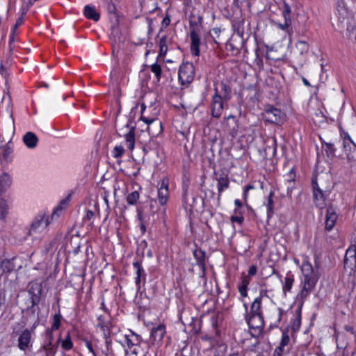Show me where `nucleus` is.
I'll list each match as a JSON object with an SVG mask.
<instances>
[{
  "mask_svg": "<svg viewBox=\"0 0 356 356\" xmlns=\"http://www.w3.org/2000/svg\"><path fill=\"white\" fill-rule=\"evenodd\" d=\"M302 279L301 281V291L297 296V298L300 301V305L297 311L298 321L300 323L301 308L305 300L315 289L316 284L319 279L318 271L315 270L312 264L308 260H304L301 266Z\"/></svg>",
  "mask_w": 356,
  "mask_h": 356,
  "instance_id": "f257e3e1",
  "label": "nucleus"
},
{
  "mask_svg": "<svg viewBox=\"0 0 356 356\" xmlns=\"http://www.w3.org/2000/svg\"><path fill=\"white\" fill-rule=\"evenodd\" d=\"M314 203L318 208L322 209L326 206V199L332 190L330 183L325 184L322 178H313L312 181Z\"/></svg>",
  "mask_w": 356,
  "mask_h": 356,
  "instance_id": "f03ea898",
  "label": "nucleus"
},
{
  "mask_svg": "<svg viewBox=\"0 0 356 356\" xmlns=\"http://www.w3.org/2000/svg\"><path fill=\"white\" fill-rule=\"evenodd\" d=\"M243 306L245 309V319L251 330V334L252 337H257L261 333L264 326V316L248 314V305L244 303Z\"/></svg>",
  "mask_w": 356,
  "mask_h": 356,
  "instance_id": "7ed1b4c3",
  "label": "nucleus"
},
{
  "mask_svg": "<svg viewBox=\"0 0 356 356\" xmlns=\"http://www.w3.org/2000/svg\"><path fill=\"white\" fill-rule=\"evenodd\" d=\"M195 67L191 62H184L179 69L178 77L182 86H188L194 80Z\"/></svg>",
  "mask_w": 356,
  "mask_h": 356,
  "instance_id": "20e7f679",
  "label": "nucleus"
},
{
  "mask_svg": "<svg viewBox=\"0 0 356 356\" xmlns=\"http://www.w3.org/2000/svg\"><path fill=\"white\" fill-rule=\"evenodd\" d=\"M227 102L224 101L222 96L219 94L218 88H216L211 104V115L213 118H219L221 116L224 108L227 107L225 104Z\"/></svg>",
  "mask_w": 356,
  "mask_h": 356,
  "instance_id": "39448f33",
  "label": "nucleus"
},
{
  "mask_svg": "<svg viewBox=\"0 0 356 356\" xmlns=\"http://www.w3.org/2000/svg\"><path fill=\"white\" fill-rule=\"evenodd\" d=\"M263 118L265 121L276 124H280L284 122V114L281 110L270 106L265 109L263 113Z\"/></svg>",
  "mask_w": 356,
  "mask_h": 356,
  "instance_id": "423d86ee",
  "label": "nucleus"
},
{
  "mask_svg": "<svg viewBox=\"0 0 356 356\" xmlns=\"http://www.w3.org/2000/svg\"><path fill=\"white\" fill-rule=\"evenodd\" d=\"M50 223L48 217L45 213H40L33 220L29 234L32 235L36 233H42Z\"/></svg>",
  "mask_w": 356,
  "mask_h": 356,
  "instance_id": "0eeeda50",
  "label": "nucleus"
},
{
  "mask_svg": "<svg viewBox=\"0 0 356 356\" xmlns=\"http://www.w3.org/2000/svg\"><path fill=\"white\" fill-rule=\"evenodd\" d=\"M214 179L217 181L218 199L220 198L222 193L229 187V179L227 172L219 170L214 171Z\"/></svg>",
  "mask_w": 356,
  "mask_h": 356,
  "instance_id": "6e6552de",
  "label": "nucleus"
},
{
  "mask_svg": "<svg viewBox=\"0 0 356 356\" xmlns=\"http://www.w3.org/2000/svg\"><path fill=\"white\" fill-rule=\"evenodd\" d=\"M343 149L349 161H356V145L348 134L343 137Z\"/></svg>",
  "mask_w": 356,
  "mask_h": 356,
  "instance_id": "1a4fd4ad",
  "label": "nucleus"
},
{
  "mask_svg": "<svg viewBox=\"0 0 356 356\" xmlns=\"http://www.w3.org/2000/svg\"><path fill=\"white\" fill-rule=\"evenodd\" d=\"M190 38L191 40V52L194 56H200V37L197 30L193 27L190 31Z\"/></svg>",
  "mask_w": 356,
  "mask_h": 356,
  "instance_id": "9d476101",
  "label": "nucleus"
},
{
  "mask_svg": "<svg viewBox=\"0 0 356 356\" xmlns=\"http://www.w3.org/2000/svg\"><path fill=\"white\" fill-rule=\"evenodd\" d=\"M344 266L353 269L356 268V245H350L346 252Z\"/></svg>",
  "mask_w": 356,
  "mask_h": 356,
  "instance_id": "9b49d317",
  "label": "nucleus"
},
{
  "mask_svg": "<svg viewBox=\"0 0 356 356\" xmlns=\"http://www.w3.org/2000/svg\"><path fill=\"white\" fill-rule=\"evenodd\" d=\"M168 179H163L158 188V200L161 205H165L168 200Z\"/></svg>",
  "mask_w": 356,
  "mask_h": 356,
  "instance_id": "f8f14e48",
  "label": "nucleus"
},
{
  "mask_svg": "<svg viewBox=\"0 0 356 356\" xmlns=\"http://www.w3.org/2000/svg\"><path fill=\"white\" fill-rule=\"evenodd\" d=\"M29 296L28 301L30 303V305H29L25 309V311L31 315H34L35 312V307L38 305L40 300V289L38 291V294H35L33 293L31 291H29ZM24 310H22V312H24Z\"/></svg>",
  "mask_w": 356,
  "mask_h": 356,
  "instance_id": "ddd939ff",
  "label": "nucleus"
},
{
  "mask_svg": "<svg viewBox=\"0 0 356 356\" xmlns=\"http://www.w3.org/2000/svg\"><path fill=\"white\" fill-rule=\"evenodd\" d=\"M142 341V338L140 335L136 334L132 330H129L127 334L124 335V344L127 348H131L134 346H139Z\"/></svg>",
  "mask_w": 356,
  "mask_h": 356,
  "instance_id": "4468645a",
  "label": "nucleus"
},
{
  "mask_svg": "<svg viewBox=\"0 0 356 356\" xmlns=\"http://www.w3.org/2000/svg\"><path fill=\"white\" fill-rule=\"evenodd\" d=\"M337 214L335 209L330 206L327 209L326 218H325V229L330 231L335 225Z\"/></svg>",
  "mask_w": 356,
  "mask_h": 356,
  "instance_id": "2eb2a0df",
  "label": "nucleus"
},
{
  "mask_svg": "<svg viewBox=\"0 0 356 356\" xmlns=\"http://www.w3.org/2000/svg\"><path fill=\"white\" fill-rule=\"evenodd\" d=\"M31 339V331L26 329L20 334L18 339V348L25 350L30 345Z\"/></svg>",
  "mask_w": 356,
  "mask_h": 356,
  "instance_id": "dca6fc26",
  "label": "nucleus"
},
{
  "mask_svg": "<svg viewBox=\"0 0 356 356\" xmlns=\"http://www.w3.org/2000/svg\"><path fill=\"white\" fill-rule=\"evenodd\" d=\"M129 129L128 132L124 134V138L127 148L132 151L135 147V127L129 124L126 125Z\"/></svg>",
  "mask_w": 356,
  "mask_h": 356,
  "instance_id": "f3484780",
  "label": "nucleus"
},
{
  "mask_svg": "<svg viewBox=\"0 0 356 356\" xmlns=\"http://www.w3.org/2000/svg\"><path fill=\"white\" fill-rule=\"evenodd\" d=\"M165 334V327L163 324H159L152 329L151 339L156 342H160Z\"/></svg>",
  "mask_w": 356,
  "mask_h": 356,
  "instance_id": "a211bd4d",
  "label": "nucleus"
},
{
  "mask_svg": "<svg viewBox=\"0 0 356 356\" xmlns=\"http://www.w3.org/2000/svg\"><path fill=\"white\" fill-rule=\"evenodd\" d=\"M12 153H13V144L9 140L6 145L3 147L2 152L0 154V162L3 163H8L12 160Z\"/></svg>",
  "mask_w": 356,
  "mask_h": 356,
  "instance_id": "6ab92c4d",
  "label": "nucleus"
},
{
  "mask_svg": "<svg viewBox=\"0 0 356 356\" xmlns=\"http://www.w3.org/2000/svg\"><path fill=\"white\" fill-rule=\"evenodd\" d=\"M97 327L100 328L103 335H108V332L111 331V322L104 315H99L97 318Z\"/></svg>",
  "mask_w": 356,
  "mask_h": 356,
  "instance_id": "aec40b11",
  "label": "nucleus"
},
{
  "mask_svg": "<svg viewBox=\"0 0 356 356\" xmlns=\"http://www.w3.org/2000/svg\"><path fill=\"white\" fill-rule=\"evenodd\" d=\"M263 297L259 296L257 297L250 305V310L248 314L249 315H263L261 309Z\"/></svg>",
  "mask_w": 356,
  "mask_h": 356,
  "instance_id": "412c9836",
  "label": "nucleus"
},
{
  "mask_svg": "<svg viewBox=\"0 0 356 356\" xmlns=\"http://www.w3.org/2000/svg\"><path fill=\"white\" fill-rule=\"evenodd\" d=\"M23 142L28 148L33 149L37 146L38 138L34 133L29 131L24 135Z\"/></svg>",
  "mask_w": 356,
  "mask_h": 356,
  "instance_id": "4be33fe9",
  "label": "nucleus"
},
{
  "mask_svg": "<svg viewBox=\"0 0 356 356\" xmlns=\"http://www.w3.org/2000/svg\"><path fill=\"white\" fill-rule=\"evenodd\" d=\"M338 16H337V26L338 29H343L345 26V24H347L348 21V12L346 8L343 7H341L337 10Z\"/></svg>",
  "mask_w": 356,
  "mask_h": 356,
  "instance_id": "5701e85b",
  "label": "nucleus"
},
{
  "mask_svg": "<svg viewBox=\"0 0 356 356\" xmlns=\"http://www.w3.org/2000/svg\"><path fill=\"white\" fill-rule=\"evenodd\" d=\"M193 255L197 261V264H198L203 271L205 270L206 266V255L205 252L201 249H195L193 251Z\"/></svg>",
  "mask_w": 356,
  "mask_h": 356,
  "instance_id": "b1692460",
  "label": "nucleus"
},
{
  "mask_svg": "<svg viewBox=\"0 0 356 356\" xmlns=\"http://www.w3.org/2000/svg\"><path fill=\"white\" fill-rule=\"evenodd\" d=\"M10 206L7 200L0 199V220L5 222L9 214Z\"/></svg>",
  "mask_w": 356,
  "mask_h": 356,
  "instance_id": "393cba45",
  "label": "nucleus"
},
{
  "mask_svg": "<svg viewBox=\"0 0 356 356\" xmlns=\"http://www.w3.org/2000/svg\"><path fill=\"white\" fill-rule=\"evenodd\" d=\"M84 15L90 19L97 22L99 19L100 15L94 6H86L84 8Z\"/></svg>",
  "mask_w": 356,
  "mask_h": 356,
  "instance_id": "a878e982",
  "label": "nucleus"
},
{
  "mask_svg": "<svg viewBox=\"0 0 356 356\" xmlns=\"http://www.w3.org/2000/svg\"><path fill=\"white\" fill-rule=\"evenodd\" d=\"M294 282V277L293 275L291 273V271L288 272L286 273V275L284 278V282L283 284V292L284 294H286V292L291 291V289L293 286Z\"/></svg>",
  "mask_w": 356,
  "mask_h": 356,
  "instance_id": "bb28decb",
  "label": "nucleus"
},
{
  "mask_svg": "<svg viewBox=\"0 0 356 356\" xmlns=\"http://www.w3.org/2000/svg\"><path fill=\"white\" fill-rule=\"evenodd\" d=\"M11 184V179L7 173L0 175V195L4 192Z\"/></svg>",
  "mask_w": 356,
  "mask_h": 356,
  "instance_id": "cd10ccee",
  "label": "nucleus"
},
{
  "mask_svg": "<svg viewBox=\"0 0 356 356\" xmlns=\"http://www.w3.org/2000/svg\"><path fill=\"white\" fill-rule=\"evenodd\" d=\"M273 195H274V192L270 191L268 195V200H267L266 208H267V217L268 219L270 218L274 213V202H273Z\"/></svg>",
  "mask_w": 356,
  "mask_h": 356,
  "instance_id": "c85d7f7f",
  "label": "nucleus"
},
{
  "mask_svg": "<svg viewBox=\"0 0 356 356\" xmlns=\"http://www.w3.org/2000/svg\"><path fill=\"white\" fill-rule=\"evenodd\" d=\"M250 283L249 279L245 277L242 279L241 282L238 286V291L242 297L248 296V286Z\"/></svg>",
  "mask_w": 356,
  "mask_h": 356,
  "instance_id": "c756f323",
  "label": "nucleus"
},
{
  "mask_svg": "<svg viewBox=\"0 0 356 356\" xmlns=\"http://www.w3.org/2000/svg\"><path fill=\"white\" fill-rule=\"evenodd\" d=\"M220 86L221 92L219 94L222 96L224 101H229L231 98V88L225 83H221Z\"/></svg>",
  "mask_w": 356,
  "mask_h": 356,
  "instance_id": "7c9ffc66",
  "label": "nucleus"
},
{
  "mask_svg": "<svg viewBox=\"0 0 356 356\" xmlns=\"http://www.w3.org/2000/svg\"><path fill=\"white\" fill-rule=\"evenodd\" d=\"M145 107H146L145 105L144 104V103H143L141 104V116H140L141 120H143L144 122H145L148 125H150V124L156 122V124L159 125L160 128H161V123L158 122L155 118H149L144 116L143 113L145 109Z\"/></svg>",
  "mask_w": 356,
  "mask_h": 356,
  "instance_id": "2f4dec72",
  "label": "nucleus"
},
{
  "mask_svg": "<svg viewBox=\"0 0 356 356\" xmlns=\"http://www.w3.org/2000/svg\"><path fill=\"white\" fill-rule=\"evenodd\" d=\"M60 341L61 347L65 350H70L73 347V343L71 340L70 333H67L66 337L63 340H59Z\"/></svg>",
  "mask_w": 356,
  "mask_h": 356,
  "instance_id": "473e14b6",
  "label": "nucleus"
},
{
  "mask_svg": "<svg viewBox=\"0 0 356 356\" xmlns=\"http://www.w3.org/2000/svg\"><path fill=\"white\" fill-rule=\"evenodd\" d=\"M159 55L161 56H165L168 51L167 36L164 35L161 38L159 41Z\"/></svg>",
  "mask_w": 356,
  "mask_h": 356,
  "instance_id": "72a5a7b5",
  "label": "nucleus"
},
{
  "mask_svg": "<svg viewBox=\"0 0 356 356\" xmlns=\"http://www.w3.org/2000/svg\"><path fill=\"white\" fill-rule=\"evenodd\" d=\"M68 198L63 200L60 204L54 209L51 214V218L54 219L55 216L58 217L59 216V212H60L64 208H65L67 202H68Z\"/></svg>",
  "mask_w": 356,
  "mask_h": 356,
  "instance_id": "f704fd0d",
  "label": "nucleus"
},
{
  "mask_svg": "<svg viewBox=\"0 0 356 356\" xmlns=\"http://www.w3.org/2000/svg\"><path fill=\"white\" fill-rule=\"evenodd\" d=\"M225 120L227 121V126L229 127L230 129L235 131L237 129V121L234 115H229L227 117L225 118Z\"/></svg>",
  "mask_w": 356,
  "mask_h": 356,
  "instance_id": "c9c22d12",
  "label": "nucleus"
},
{
  "mask_svg": "<svg viewBox=\"0 0 356 356\" xmlns=\"http://www.w3.org/2000/svg\"><path fill=\"white\" fill-rule=\"evenodd\" d=\"M139 199V193L137 191H134L127 196V202L130 205L135 204Z\"/></svg>",
  "mask_w": 356,
  "mask_h": 356,
  "instance_id": "e433bc0d",
  "label": "nucleus"
},
{
  "mask_svg": "<svg viewBox=\"0 0 356 356\" xmlns=\"http://www.w3.org/2000/svg\"><path fill=\"white\" fill-rule=\"evenodd\" d=\"M150 69L151 71L155 74L157 81H159L162 73L161 65L156 63L150 66Z\"/></svg>",
  "mask_w": 356,
  "mask_h": 356,
  "instance_id": "4c0bfd02",
  "label": "nucleus"
},
{
  "mask_svg": "<svg viewBox=\"0 0 356 356\" xmlns=\"http://www.w3.org/2000/svg\"><path fill=\"white\" fill-rule=\"evenodd\" d=\"M133 266H134V268L136 270L137 277H143L144 280H145L146 274L145 273L144 269L143 268V267L141 266V263L138 261H136L134 262Z\"/></svg>",
  "mask_w": 356,
  "mask_h": 356,
  "instance_id": "58836bf2",
  "label": "nucleus"
},
{
  "mask_svg": "<svg viewBox=\"0 0 356 356\" xmlns=\"http://www.w3.org/2000/svg\"><path fill=\"white\" fill-rule=\"evenodd\" d=\"M290 341L289 335L287 331H284L282 332L281 341L280 346L278 347H281V348L284 349V347L287 346Z\"/></svg>",
  "mask_w": 356,
  "mask_h": 356,
  "instance_id": "ea45409f",
  "label": "nucleus"
},
{
  "mask_svg": "<svg viewBox=\"0 0 356 356\" xmlns=\"http://www.w3.org/2000/svg\"><path fill=\"white\" fill-rule=\"evenodd\" d=\"M124 149L122 145H116L112 152L113 156L118 159L122 157L124 154Z\"/></svg>",
  "mask_w": 356,
  "mask_h": 356,
  "instance_id": "a19ab883",
  "label": "nucleus"
},
{
  "mask_svg": "<svg viewBox=\"0 0 356 356\" xmlns=\"http://www.w3.org/2000/svg\"><path fill=\"white\" fill-rule=\"evenodd\" d=\"M61 315L60 314H56L54 316V322L51 325L52 330H56L60 325Z\"/></svg>",
  "mask_w": 356,
  "mask_h": 356,
  "instance_id": "79ce46f5",
  "label": "nucleus"
},
{
  "mask_svg": "<svg viewBox=\"0 0 356 356\" xmlns=\"http://www.w3.org/2000/svg\"><path fill=\"white\" fill-rule=\"evenodd\" d=\"M291 25V18H288L286 19H284V23H278L277 26L281 29L286 32L289 31V28Z\"/></svg>",
  "mask_w": 356,
  "mask_h": 356,
  "instance_id": "37998d69",
  "label": "nucleus"
},
{
  "mask_svg": "<svg viewBox=\"0 0 356 356\" xmlns=\"http://www.w3.org/2000/svg\"><path fill=\"white\" fill-rule=\"evenodd\" d=\"M1 268L3 271L10 272L13 270L14 266L10 260H3L1 262Z\"/></svg>",
  "mask_w": 356,
  "mask_h": 356,
  "instance_id": "c03bdc74",
  "label": "nucleus"
},
{
  "mask_svg": "<svg viewBox=\"0 0 356 356\" xmlns=\"http://www.w3.org/2000/svg\"><path fill=\"white\" fill-rule=\"evenodd\" d=\"M83 343L86 348L88 349L89 353H90L91 356H97L94 347L91 341L85 339L83 340Z\"/></svg>",
  "mask_w": 356,
  "mask_h": 356,
  "instance_id": "a18cd8bd",
  "label": "nucleus"
},
{
  "mask_svg": "<svg viewBox=\"0 0 356 356\" xmlns=\"http://www.w3.org/2000/svg\"><path fill=\"white\" fill-rule=\"evenodd\" d=\"M8 137H12L15 132V123L14 120L11 118L8 123V127L6 130Z\"/></svg>",
  "mask_w": 356,
  "mask_h": 356,
  "instance_id": "49530a36",
  "label": "nucleus"
},
{
  "mask_svg": "<svg viewBox=\"0 0 356 356\" xmlns=\"http://www.w3.org/2000/svg\"><path fill=\"white\" fill-rule=\"evenodd\" d=\"M326 146L325 152L328 156H333L335 154V149L334 145L331 143H325Z\"/></svg>",
  "mask_w": 356,
  "mask_h": 356,
  "instance_id": "de8ad7c7",
  "label": "nucleus"
},
{
  "mask_svg": "<svg viewBox=\"0 0 356 356\" xmlns=\"http://www.w3.org/2000/svg\"><path fill=\"white\" fill-rule=\"evenodd\" d=\"M44 349L47 350V355H54L56 352L57 346H54L49 342L48 344L44 346Z\"/></svg>",
  "mask_w": 356,
  "mask_h": 356,
  "instance_id": "09e8293b",
  "label": "nucleus"
},
{
  "mask_svg": "<svg viewBox=\"0 0 356 356\" xmlns=\"http://www.w3.org/2000/svg\"><path fill=\"white\" fill-rule=\"evenodd\" d=\"M290 13H291V8L289 6V4L284 3V9L282 11V15L284 18V19H286L290 17Z\"/></svg>",
  "mask_w": 356,
  "mask_h": 356,
  "instance_id": "8fccbe9b",
  "label": "nucleus"
},
{
  "mask_svg": "<svg viewBox=\"0 0 356 356\" xmlns=\"http://www.w3.org/2000/svg\"><path fill=\"white\" fill-rule=\"evenodd\" d=\"M298 47L300 49L301 54L307 52L309 49L308 44L305 41H299L297 44Z\"/></svg>",
  "mask_w": 356,
  "mask_h": 356,
  "instance_id": "3c124183",
  "label": "nucleus"
},
{
  "mask_svg": "<svg viewBox=\"0 0 356 356\" xmlns=\"http://www.w3.org/2000/svg\"><path fill=\"white\" fill-rule=\"evenodd\" d=\"M296 179V173L293 168H292L289 172L286 175V181L289 183L293 182Z\"/></svg>",
  "mask_w": 356,
  "mask_h": 356,
  "instance_id": "603ef678",
  "label": "nucleus"
},
{
  "mask_svg": "<svg viewBox=\"0 0 356 356\" xmlns=\"http://www.w3.org/2000/svg\"><path fill=\"white\" fill-rule=\"evenodd\" d=\"M244 220L243 216L240 213L239 215L232 216L231 217V221L233 222H237L241 224Z\"/></svg>",
  "mask_w": 356,
  "mask_h": 356,
  "instance_id": "864d4df0",
  "label": "nucleus"
},
{
  "mask_svg": "<svg viewBox=\"0 0 356 356\" xmlns=\"http://www.w3.org/2000/svg\"><path fill=\"white\" fill-rule=\"evenodd\" d=\"M107 3V8L110 13H113L115 11V6L111 0H106Z\"/></svg>",
  "mask_w": 356,
  "mask_h": 356,
  "instance_id": "5fc2aeb1",
  "label": "nucleus"
},
{
  "mask_svg": "<svg viewBox=\"0 0 356 356\" xmlns=\"http://www.w3.org/2000/svg\"><path fill=\"white\" fill-rule=\"evenodd\" d=\"M104 338L105 339V344L106 346L107 350H108L109 346L111 344V331L108 332V335H104Z\"/></svg>",
  "mask_w": 356,
  "mask_h": 356,
  "instance_id": "6e6d98bb",
  "label": "nucleus"
},
{
  "mask_svg": "<svg viewBox=\"0 0 356 356\" xmlns=\"http://www.w3.org/2000/svg\"><path fill=\"white\" fill-rule=\"evenodd\" d=\"M257 271V267L255 265H252L250 266L248 270V276H254Z\"/></svg>",
  "mask_w": 356,
  "mask_h": 356,
  "instance_id": "4d7b16f0",
  "label": "nucleus"
},
{
  "mask_svg": "<svg viewBox=\"0 0 356 356\" xmlns=\"http://www.w3.org/2000/svg\"><path fill=\"white\" fill-rule=\"evenodd\" d=\"M284 353V349L281 348V347H277L273 353V356H282Z\"/></svg>",
  "mask_w": 356,
  "mask_h": 356,
  "instance_id": "13d9d810",
  "label": "nucleus"
},
{
  "mask_svg": "<svg viewBox=\"0 0 356 356\" xmlns=\"http://www.w3.org/2000/svg\"><path fill=\"white\" fill-rule=\"evenodd\" d=\"M23 23V17H21L19 18H18L16 21V23L14 25L13 28V32L15 31V30L19 27Z\"/></svg>",
  "mask_w": 356,
  "mask_h": 356,
  "instance_id": "bf43d9fd",
  "label": "nucleus"
},
{
  "mask_svg": "<svg viewBox=\"0 0 356 356\" xmlns=\"http://www.w3.org/2000/svg\"><path fill=\"white\" fill-rule=\"evenodd\" d=\"M170 23V18L168 15H166L163 21H162V25L164 26V27H167Z\"/></svg>",
  "mask_w": 356,
  "mask_h": 356,
  "instance_id": "052dcab7",
  "label": "nucleus"
},
{
  "mask_svg": "<svg viewBox=\"0 0 356 356\" xmlns=\"http://www.w3.org/2000/svg\"><path fill=\"white\" fill-rule=\"evenodd\" d=\"M234 204L236 206V209H235L234 211L236 213H237L238 209H240L242 207V202L240 200L236 199L234 201Z\"/></svg>",
  "mask_w": 356,
  "mask_h": 356,
  "instance_id": "680f3d73",
  "label": "nucleus"
},
{
  "mask_svg": "<svg viewBox=\"0 0 356 356\" xmlns=\"http://www.w3.org/2000/svg\"><path fill=\"white\" fill-rule=\"evenodd\" d=\"M254 186L249 184L245 186V192H244V199L246 200L247 196H248V191L253 189Z\"/></svg>",
  "mask_w": 356,
  "mask_h": 356,
  "instance_id": "e2e57ef3",
  "label": "nucleus"
},
{
  "mask_svg": "<svg viewBox=\"0 0 356 356\" xmlns=\"http://www.w3.org/2000/svg\"><path fill=\"white\" fill-rule=\"evenodd\" d=\"M139 228H140L141 234H144L145 233V232H146V227H145V225L144 224V222H141L140 223Z\"/></svg>",
  "mask_w": 356,
  "mask_h": 356,
  "instance_id": "0e129e2a",
  "label": "nucleus"
},
{
  "mask_svg": "<svg viewBox=\"0 0 356 356\" xmlns=\"http://www.w3.org/2000/svg\"><path fill=\"white\" fill-rule=\"evenodd\" d=\"M93 216H94L93 211H92L90 210H88L86 212V218L87 220H90Z\"/></svg>",
  "mask_w": 356,
  "mask_h": 356,
  "instance_id": "69168bd1",
  "label": "nucleus"
},
{
  "mask_svg": "<svg viewBox=\"0 0 356 356\" xmlns=\"http://www.w3.org/2000/svg\"><path fill=\"white\" fill-rule=\"evenodd\" d=\"M344 328H345V330H346L347 332H350L351 334H355L353 327L350 326V325H346V326L344 327Z\"/></svg>",
  "mask_w": 356,
  "mask_h": 356,
  "instance_id": "338daca9",
  "label": "nucleus"
},
{
  "mask_svg": "<svg viewBox=\"0 0 356 356\" xmlns=\"http://www.w3.org/2000/svg\"><path fill=\"white\" fill-rule=\"evenodd\" d=\"M216 319H217V317L213 316L211 317V321H212V325L213 327H216Z\"/></svg>",
  "mask_w": 356,
  "mask_h": 356,
  "instance_id": "774afa93",
  "label": "nucleus"
}]
</instances>
